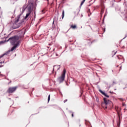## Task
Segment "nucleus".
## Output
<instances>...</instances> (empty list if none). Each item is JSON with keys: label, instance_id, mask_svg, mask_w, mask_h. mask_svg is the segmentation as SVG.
<instances>
[{"label": "nucleus", "instance_id": "nucleus-18", "mask_svg": "<svg viewBox=\"0 0 127 127\" xmlns=\"http://www.w3.org/2000/svg\"><path fill=\"white\" fill-rule=\"evenodd\" d=\"M42 13H45V10L44 9L42 10Z\"/></svg>", "mask_w": 127, "mask_h": 127}, {"label": "nucleus", "instance_id": "nucleus-23", "mask_svg": "<svg viewBox=\"0 0 127 127\" xmlns=\"http://www.w3.org/2000/svg\"><path fill=\"white\" fill-rule=\"evenodd\" d=\"M71 116H72V118H73L74 117V114L72 113Z\"/></svg>", "mask_w": 127, "mask_h": 127}, {"label": "nucleus", "instance_id": "nucleus-28", "mask_svg": "<svg viewBox=\"0 0 127 127\" xmlns=\"http://www.w3.org/2000/svg\"><path fill=\"white\" fill-rule=\"evenodd\" d=\"M69 42H72V41H70Z\"/></svg>", "mask_w": 127, "mask_h": 127}, {"label": "nucleus", "instance_id": "nucleus-13", "mask_svg": "<svg viewBox=\"0 0 127 127\" xmlns=\"http://www.w3.org/2000/svg\"><path fill=\"white\" fill-rule=\"evenodd\" d=\"M85 1H86V0H83L80 4V6H82V5H83V4L84 3V2H85Z\"/></svg>", "mask_w": 127, "mask_h": 127}, {"label": "nucleus", "instance_id": "nucleus-15", "mask_svg": "<svg viewBox=\"0 0 127 127\" xmlns=\"http://www.w3.org/2000/svg\"><path fill=\"white\" fill-rule=\"evenodd\" d=\"M50 101V95H49L48 98V103Z\"/></svg>", "mask_w": 127, "mask_h": 127}, {"label": "nucleus", "instance_id": "nucleus-10", "mask_svg": "<svg viewBox=\"0 0 127 127\" xmlns=\"http://www.w3.org/2000/svg\"><path fill=\"white\" fill-rule=\"evenodd\" d=\"M117 58L119 60H121V59H124V57L122 56H121V55H118L117 56Z\"/></svg>", "mask_w": 127, "mask_h": 127}, {"label": "nucleus", "instance_id": "nucleus-19", "mask_svg": "<svg viewBox=\"0 0 127 127\" xmlns=\"http://www.w3.org/2000/svg\"><path fill=\"white\" fill-rule=\"evenodd\" d=\"M1 63H2V62H0V64H1ZM3 65H0V68L2 67Z\"/></svg>", "mask_w": 127, "mask_h": 127}, {"label": "nucleus", "instance_id": "nucleus-5", "mask_svg": "<svg viewBox=\"0 0 127 127\" xmlns=\"http://www.w3.org/2000/svg\"><path fill=\"white\" fill-rule=\"evenodd\" d=\"M16 89H17V86L10 87L7 90V93H8L9 94H12V93H14L15 91H16Z\"/></svg>", "mask_w": 127, "mask_h": 127}, {"label": "nucleus", "instance_id": "nucleus-22", "mask_svg": "<svg viewBox=\"0 0 127 127\" xmlns=\"http://www.w3.org/2000/svg\"><path fill=\"white\" fill-rule=\"evenodd\" d=\"M67 101H68V100H67V99H65V100H64V103H66V102H67Z\"/></svg>", "mask_w": 127, "mask_h": 127}, {"label": "nucleus", "instance_id": "nucleus-9", "mask_svg": "<svg viewBox=\"0 0 127 127\" xmlns=\"http://www.w3.org/2000/svg\"><path fill=\"white\" fill-rule=\"evenodd\" d=\"M70 28H72V29H76V28H77V25H71L70 26Z\"/></svg>", "mask_w": 127, "mask_h": 127}, {"label": "nucleus", "instance_id": "nucleus-14", "mask_svg": "<svg viewBox=\"0 0 127 127\" xmlns=\"http://www.w3.org/2000/svg\"><path fill=\"white\" fill-rule=\"evenodd\" d=\"M99 91L100 92V93H101V94H102V95H106V93L101 90H99Z\"/></svg>", "mask_w": 127, "mask_h": 127}, {"label": "nucleus", "instance_id": "nucleus-1", "mask_svg": "<svg viewBox=\"0 0 127 127\" xmlns=\"http://www.w3.org/2000/svg\"><path fill=\"white\" fill-rule=\"evenodd\" d=\"M20 38L18 36H14L9 38L8 41H10L12 45H14V44H17L19 45V39Z\"/></svg>", "mask_w": 127, "mask_h": 127}, {"label": "nucleus", "instance_id": "nucleus-11", "mask_svg": "<svg viewBox=\"0 0 127 127\" xmlns=\"http://www.w3.org/2000/svg\"><path fill=\"white\" fill-rule=\"evenodd\" d=\"M30 13H31V12H29V13L26 14V16L25 17V19H27V17H28V16H29V15H30Z\"/></svg>", "mask_w": 127, "mask_h": 127}, {"label": "nucleus", "instance_id": "nucleus-7", "mask_svg": "<svg viewBox=\"0 0 127 127\" xmlns=\"http://www.w3.org/2000/svg\"><path fill=\"white\" fill-rule=\"evenodd\" d=\"M119 109L118 107H115V110H116V111L117 112V114L118 115V117L119 118V120H121V112L120 111H118V109Z\"/></svg>", "mask_w": 127, "mask_h": 127}, {"label": "nucleus", "instance_id": "nucleus-26", "mask_svg": "<svg viewBox=\"0 0 127 127\" xmlns=\"http://www.w3.org/2000/svg\"><path fill=\"white\" fill-rule=\"evenodd\" d=\"M31 7H28V9H31Z\"/></svg>", "mask_w": 127, "mask_h": 127}, {"label": "nucleus", "instance_id": "nucleus-6", "mask_svg": "<svg viewBox=\"0 0 127 127\" xmlns=\"http://www.w3.org/2000/svg\"><path fill=\"white\" fill-rule=\"evenodd\" d=\"M18 46V43L14 44V46L13 47H12V48L11 49V50H9L7 52V53H9V52H10V51H13V50H14V49H15L17 46Z\"/></svg>", "mask_w": 127, "mask_h": 127}, {"label": "nucleus", "instance_id": "nucleus-21", "mask_svg": "<svg viewBox=\"0 0 127 127\" xmlns=\"http://www.w3.org/2000/svg\"><path fill=\"white\" fill-rule=\"evenodd\" d=\"M55 17L54 18V21H53V25L54 24V22L55 21Z\"/></svg>", "mask_w": 127, "mask_h": 127}, {"label": "nucleus", "instance_id": "nucleus-27", "mask_svg": "<svg viewBox=\"0 0 127 127\" xmlns=\"http://www.w3.org/2000/svg\"><path fill=\"white\" fill-rule=\"evenodd\" d=\"M117 53V52H116L114 54V55H116V54Z\"/></svg>", "mask_w": 127, "mask_h": 127}, {"label": "nucleus", "instance_id": "nucleus-2", "mask_svg": "<svg viewBox=\"0 0 127 127\" xmlns=\"http://www.w3.org/2000/svg\"><path fill=\"white\" fill-rule=\"evenodd\" d=\"M20 18V16L18 15L17 16V18H16V20L14 21V23L13 24V26L11 27V29H16V28H18L19 27H20V26L21 25V23L20 22L18 23V21H19Z\"/></svg>", "mask_w": 127, "mask_h": 127}, {"label": "nucleus", "instance_id": "nucleus-17", "mask_svg": "<svg viewBox=\"0 0 127 127\" xmlns=\"http://www.w3.org/2000/svg\"><path fill=\"white\" fill-rule=\"evenodd\" d=\"M104 96L106 97V98H109V95H107V94H106V93H105V95H104Z\"/></svg>", "mask_w": 127, "mask_h": 127}, {"label": "nucleus", "instance_id": "nucleus-8", "mask_svg": "<svg viewBox=\"0 0 127 127\" xmlns=\"http://www.w3.org/2000/svg\"><path fill=\"white\" fill-rule=\"evenodd\" d=\"M115 69H117V71L120 72V71L122 70V65H121L120 66H119V65L115 66Z\"/></svg>", "mask_w": 127, "mask_h": 127}, {"label": "nucleus", "instance_id": "nucleus-4", "mask_svg": "<svg viewBox=\"0 0 127 127\" xmlns=\"http://www.w3.org/2000/svg\"><path fill=\"white\" fill-rule=\"evenodd\" d=\"M103 100L106 106L105 108V110L106 109H108V107H109V105H110H110H113V103H112V101H110L109 100H108V99L104 98Z\"/></svg>", "mask_w": 127, "mask_h": 127}, {"label": "nucleus", "instance_id": "nucleus-29", "mask_svg": "<svg viewBox=\"0 0 127 127\" xmlns=\"http://www.w3.org/2000/svg\"><path fill=\"white\" fill-rule=\"evenodd\" d=\"M59 68H60V67H59V68L58 69V70L59 69Z\"/></svg>", "mask_w": 127, "mask_h": 127}, {"label": "nucleus", "instance_id": "nucleus-24", "mask_svg": "<svg viewBox=\"0 0 127 127\" xmlns=\"http://www.w3.org/2000/svg\"><path fill=\"white\" fill-rule=\"evenodd\" d=\"M55 67H57V66H56V65H54V66L53 70H54V69H55Z\"/></svg>", "mask_w": 127, "mask_h": 127}, {"label": "nucleus", "instance_id": "nucleus-16", "mask_svg": "<svg viewBox=\"0 0 127 127\" xmlns=\"http://www.w3.org/2000/svg\"><path fill=\"white\" fill-rule=\"evenodd\" d=\"M4 55H5V54H4L1 55V56H0V58H2V57H3V56H4Z\"/></svg>", "mask_w": 127, "mask_h": 127}, {"label": "nucleus", "instance_id": "nucleus-12", "mask_svg": "<svg viewBox=\"0 0 127 127\" xmlns=\"http://www.w3.org/2000/svg\"><path fill=\"white\" fill-rule=\"evenodd\" d=\"M62 19L64 18V16H65V12L64 11V10H63V12H62Z\"/></svg>", "mask_w": 127, "mask_h": 127}, {"label": "nucleus", "instance_id": "nucleus-20", "mask_svg": "<svg viewBox=\"0 0 127 127\" xmlns=\"http://www.w3.org/2000/svg\"><path fill=\"white\" fill-rule=\"evenodd\" d=\"M115 84H117V82H116V81H113V85H115Z\"/></svg>", "mask_w": 127, "mask_h": 127}, {"label": "nucleus", "instance_id": "nucleus-25", "mask_svg": "<svg viewBox=\"0 0 127 127\" xmlns=\"http://www.w3.org/2000/svg\"><path fill=\"white\" fill-rule=\"evenodd\" d=\"M102 13H104V10L103 9L101 10Z\"/></svg>", "mask_w": 127, "mask_h": 127}, {"label": "nucleus", "instance_id": "nucleus-3", "mask_svg": "<svg viewBox=\"0 0 127 127\" xmlns=\"http://www.w3.org/2000/svg\"><path fill=\"white\" fill-rule=\"evenodd\" d=\"M66 74V69H64L62 75L58 78V80L60 83H62L65 79V74Z\"/></svg>", "mask_w": 127, "mask_h": 127}]
</instances>
